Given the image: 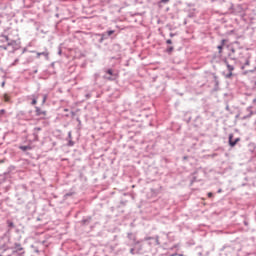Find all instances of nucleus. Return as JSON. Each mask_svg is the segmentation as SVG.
I'll return each instance as SVG.
<instances>
[{"instance_id": "aec40b11", "label": "nucleus", "mask_w": 256, "mask_h": 256, "mask_svg": "<svg viewBox=\"0 0 256 256\" xmlns=\"http://www.w3.org/2000/svg\"><path fill=\"white\" fill-rule=\"evenodd\" d=\"M161 3H169V0H161Z\"/></svg>"}, {"instance_id": "4be33fe9", "label": "nucleus", "mask_w": 256, "mask_h": 256, "mask_svg": "<svg viewBox=\"0 0 256 256\" xmlns=\"http://www.w3.org/2000/svg\"><path fill=\"white\" fill-rule=\"evenodd\" d=\"M4 38H5L6 40H8V39H9V37H8V36H4Z\"/></svg>"}, {"instance_id": "f257e3e1", "label": "nucleus", "mask_w": 256, "mask_h": 256, "mask_svg": "<svg viewBox=\"0 0 256 256\" xmlns=\"http://www.w3.org/2000/svg\"><path fill=\"white\" fill-rule=\"evenodd\" d=\"M35 113L36 117H40L41 119H45V117H47V111L42 110L39 107H35Z\"/></svg>"}, {"instance_id": "a211bd4d", "label": "nucleus", "mask_w": 256, "mask_h": 256, "mask_svg": "<svg viewBox=\"0 0 256 256\" xmlns=\"http://www.w3.org/2000/svg\"><path fill=\"white\" fill-rule=\"evenodd\" d=\"M166 43H167V45H171V43H173V41H171V39H168V40L166 41Z\"/></svg>"}, {"instance_id": "20e7f679", "label": "nucleus", "mask_w": 256, "mask_h": 256, "mask_svg": "<svg viewBox=\"0 0 256 256\" xmlns=\"http://www.w3.org/2000/svg\"><path fill=\"white\" fill-rule=\"evenodd\" d=\"M239 143V138H237L235 141H233V135L229 136V145L230 147H235Z\"/></svg>"}, {"instance_id": "412c9836", "label": "nucleus", "mask_w": 256, "mask_h": 256, "mask_svg": "<svg viewBox=\"0 0 256 256\" xmlns=\"http://www.w3.org/2000/svg\"><path fill=\"white\" fill-rule=\"evenodd\" d=\"M1 87H5V81L2 82Z\"/></svg>"}, {"instance_id": "6e6552de", "label": "nucleus", "mask_w": 256, "mask_h": 256, "mask_svg": "<svg viewBox=\"0 0 256 256\" xmlns=\"http://www.w3.org/2000/svg\"><path fill=\"white\" fill-rule=\"evenodd\" d=\"M224 45H225V40H222V44L218 46L219 53H221V51H223V46Z\"/></svg>"}, {"instance_id": "5701e85b", "label": "nucleus", "mask_w": 256, "mask_h": 256, "mask_svg": "<svg viewBox=\"0 0 256 256\" xmlns=\"http://www.w3.org/2000/svg\"><path fill=\"white\" fill-rule=\"evenodd\" d=\"M0 163H5V160H0Z\"/></svg>"}, {"instance_id": "2eb2a0df", "label": "nucleus", "mask_w": 256, "mask_h": 256, "mask_svg": "<svg viewBox=\"0 0 256 256\" xmlns=\"http://www.w3.org/2000/svg\"><path fill=\"white\" fill-rule=\"evenodd\" d=\"M113 33H115V31H114V30H110V31L107 32V35H108L109 37H111V35H113Z\"/></svg>"}, {"instance_id": "f3484780", "label": "nucleus", "mask_w": 256, "mask_h": 256, "mask_svg": "<svg viewBox=\"0 0 256 256\" xmlns=\"http://www.w3.org/2000/svg\"><path fill=\"white\" fill-rule=\"evenodd\" d=\"M154 238L153 237H145L144 238V241H151V240H153Z\"/></svg>"}, {"instance_id": "dca6fc26", "label": "nucleus", "mask_w": 256, "mask_h": 256, "mask_svg": "<svg viewBox=\"0 0 256 256\" xmlns=\"http://www.w3.org/2000/svg\"><path fill=\"white\" fill-rule=\"evenodd\" d=\"M5 113H6L5 109L0 110V117L5 115Z\"/></svg>"}, {"instance_id": "f03ea898", "label": "nucleus", "mask_w": 256, "mask_h": 256, "mask_svg": "<svg viewBox=\"0 0 256 256\" xmlns=\"http://www.w3.org/2000/svg\"><path fill=\"white\" fill-rule=\"evenodd\" d=\"M106 73H107L108 75H110V77L107 78L108 81H115V79H117V78L119 77V74H118V73H114V72H113V69H108V70L106 71Z\"/></svg>"}, {"instance_id": "9d476101", "label": "nucleus", "mask_w": 256, "mask_h": 256, "mask_svg": "<svg viewBox=\"0 0 256 256\" xmlns=\"http://www.w3.org/2000/svg\"><path fill=\"white\" fill-rule=\"evenodd\" d=\"M173 51H174L173 46H170V47H168V48L166 49V52H167V53H173Z\"/></svg>"}, {"instance_id": "0eeeda50", "label": "nucleus", "mask_w": 256, "mask_h": 256, "mask_svg": "<svg viewBox=\"0 0 256 256\" xmlns=\"http://www.w3.org/2000/svg\"><path fill=\"white\" fill-rule=\"evenodd\" d=\"M21 151H29L31 150V146H20Z\"/></svg>"}, {"instance_id": "423d86ee", "label": "nucleus", "mask_w": 256, "mask_h": 256, "mask_svg": "<svg viewBox=\"0 0 256 256\" xmlns=\"http://www.w3.org/2000/svg\"><path fill=\"white\" fill-rule=\"evenodd\" d=\"M41 55H43L44 57H49V52H38L37 53V57L40 58Z\"/></svg>"}, {"instance_id": "39448f33", "label": "nucleus", "mask_w": 256, "mask_h": 256, "mask_svg": "<svg viewBox=\"0 0 256 256\" xmlns=\"http://www.w3.org/2000/svg\"><path fill=\"white\" fill-rule=\"evenodd\" d=\"M14 249H15L16 253H19V251H23V247L19 243L15 244Z\"/></svg>"}, {"instance_id": "f8f14e48", "label": "nucleus", "mask_w": 256, "mask_h": 256, "mask_svg": "<svg viewBox=\"0 0 256 256\" xmlns=\"http://www.w3.org/2000/svg\"><path fill=\"white\" fill-rule=\"evenodd\" d=\"M8 227H10L11 229H13V227H15V224L11 221H8Z\"/></svg>"}, {"instance_id": "6ab92c4d", "label": "nucleus", "mask_w": 256, "mask_h": 256, "mask_svg": "<svg viewBox=\"0 0 256 256\" xmlns=\"http://www.w3.org/2000/svg\"><path fill=\"white\" fill-rule=\"evenodd\" d=\"M208 197H209V198L213 197V193H212V192H209V193H208Z\"/></svg>"}, {"instance_id": "ddd939ff", "label": "nucleus", "mask_w": 256, "mask_h": 256, "mask_svg": "<svg viewBox=\"0 0 256 256\" xmlns=\"http://www.w3.org/2000/svg\"><path fill=\"white\" fill-rule=\"evenodd\" d=\"M46 102H47V95H44L42 100V105H45Z\"/></svg>"}, {"instance_id": "1a4fd4ad", "label": "nucleus", "mask_w": 256, "mask_h": 256, "mask_svg": "<svg viewBox=\"0 0 256 256\" xmlns=\"http://www.w3.org/2000/svg\"><path fill=\"white\" fill-rule=\"evenodd\" d=\"M32 105H37L38 96H32Z\"/></svg>"}, {"instance_id": "7ed1b4c3", "label": "nucleus", "mask_w": 256, "mask_h": 256, "mask_svg": "<svg viewBox=\"0 0 256 256\" xmlns=\"http://www.w3.org/2000/svg\"><path fill=\"white\" fill-rule=\"evenodd\" d=\"M226 67L229 71V73L226 74V79H231L233 77V71H235V67H233V65H230L228 62H226Z\"/></svg>"}, {"instance_id": "4468645a", "label": "nucleus", "mask_w": 256, "mask_h": 256, "mask_svg": "<svg viewBox=\"0 0 256 256\" xmlns=\"http://www.w3.org/2000/svg\"><path fill=\"white\" fill-rule=\"evenodd\" d=\"M155 243L156 245H161V242H159V236L155 237Z\"/></svg>"}, {"instance_id": "9b49d317", "label": "nucleus", "mask_w": 256, "mask_h": 256, "mask_svg": "<svg viewBox=\"0 0 256 256\" xmlns=\"http://www.w3.org/2000/svg\"><path fill=\"white\" fill-rule=\"evenodd\" d=\"M9 100H10L9 95L4 94V101H5L6 103H9Z\"/></svg>"}]
</instances>
